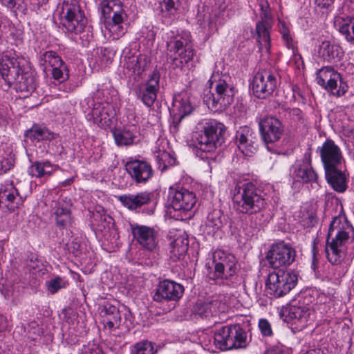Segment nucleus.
<instances>
[{"label": "nucleus", "mask_w": 354, "mask_h": 354, "mask_svg": "<svg viewBox=\"0 0 354 354\" xmlns=\"http://www.w3.org/2000/svg\"><path fill=\"white\" fill-rule=\"evenodd\" d=\"M352 227L342 216H335L330 222L326 247V257L332 264H339L344 259L346 244Z\"/></svg>", "instance_id": "f257e3e1"}, {"label": "nucleus", "mask_w": 354, "mask_h": 354, "mask_svg": "<svg viewBox=\"0 0 354 354\" xmlns=\"http://www.w3.org/2000/svg\"><path fill=\"white\" fill-rule=\"evenodd\" d=\"M24 58L12 53L3 55L0 58V75L9 86L14 85L21 92L35 89L34 78L24 73Z\"/></svg>", "instance_id": "f03ea898"}, {"label": "nucleus", "mask_w": 354, "mask_h": 354, "mask_svg": "<svg viewBox=\"0 0 354 354\" xmlns=\"http://www.w3.org/2000/svg\"><path fill=\"white\" fill-rule=\"evenodd\" d=\"M211 87L214 88L216 93L206 95L204 102L209 109L218 111L225 109L234 100V88L230 84V77L226 75L221 77L219 74H214L209 80Z\"/></svg>", "instance_id": "7ed1b4c3"}, {"label": "nucleus", "mask_w": 354, "mask_h": 354, "mask_svg": "<svg viewBox=\"0 0 354 354\" xmlns=\"http://www.w3.org/2000/svg\"><path fill=\"white\" fill-rule=\"evenodd\" d=\"M234 207L241 213L253 214L260 212L266 205L264 198L252 184L243 185L234 194Z\"/></svg>", "instance_id": "20e7f679"}, {"label": "nucleus", "mask_w": 354, "mask_h": 354, "mask_svg": "<svg viewBox=\"0 0 354 354\" xmlns=\"http://www.w3.org/2000/svg\"><path fill=\"white\" fill-rule=\"evenodd\" d=\"M225 131L223 123L209 120L204 125L203 132L193 138L194 145L201 151L212 152L223 142Z\"/></svg>", "instance_id": "39448f33"}, {"label": "nucleus", "mask_w": 354, "mask_h": 354, "mask_svg": "<svg viewBox=\"0 0 354 354\" xmlns=\"http://www.w3.org/2000/svg\"><path fill=\"white\" fill-rule=\"evenodd\" d=\"M297 283V275L294 272L278 270L270 272L266 280L268 292L276 297H283L295 288Z\"/></svg>", "instance_id": "423d86ee"}, {"label": "nucleus", "mask_w": 354, "mask_h": 354, "mask_svg": "<svg viewBox=\"0 0 354 354\" xmlns=\"http://www.w3.org/2000/svg\"><path fill=\"white\" fill-rule=\"evenodd\" d=\"M317 82L332 95L337 97L344 95L348 88L340 73L330 67H324L317 73Z\"/></svg>", "instance_id": "0eeeda50"}, {"label": "nucleus", "mask_w": 354, "mask_h": 354, "mask_svg": "<svg viewBox=\"0 0 354 354\" xmlns=\"http://www.w3.org/2000/svg\"><path fill=\"white\" fill-rule=\"evenodd\" d=\"M167 50L168 57L172 60V64L177 68H182L194 56L193 50L187 39L179 36L171 38L167 42Z\"/></svg>", "instance_id": "6e6552de"}, {"label": "nucleus", "mask_w": 354, "mask_h": 354, "mask_svg": "<svg viewBox=\"0 0 354 354\" xmlns=\"http://www.w3.org/2000/svg\"><path fill=\"white\" fill-rule=\"evenodd\" d=\"M295 257V248L290 244L281 241L271 246L266 254V259L272 268H279L291 265Z\"/></svg>", "instance_id": "1a4fd4ad"}, {"label": "nucleus", "mask_w": 354, "mask_h": 354, "mask_svg": "<svg viewBox=\"0 0 354 354\" xmlns=\"http://www.w3.org/2000/svg\"><path fill=\"white\" fill-rule=\"evenodd\" d=\"M277 85L276 74L270 70L263 69L258 71L254 76L251 88L257 97L265 99L274 92Z\"/></svg>", "instance_id": "9d476101"}, {"label": "nucleus", "mask_w": 354, "mask_h": 354, "mask_svg": "<svg viewBox=\"0 0 354 354\" xmlns=\"http://www.w3.org/2000/svg\"><path fill=\"white\" fill-rule=\"evenodd\" d=\"M62 13L65 19L64 25L71 32H80L86 23L84 15L75 0L64 1Z\"/></svg>", "instance_id": "9b49d317"}, {"label": "nucleus", "mask_w": 354, "mask_h": 354, "mask_svg": "<svg viewBox=\"0 0 354 354\" xmlns=\"http://www.w3.org/2000/svg\"><path fill=\"white\" fill-rule=\"evenodd\" d=\"M169 200L171 208L180 212L190 211L196 202L194 193L183 187H170Z\"/></svg>", "instance_id": "f8f14e48"}, {"label": "nucleus", "mask_w": 354, "mask_h": 354, "mask_svg": "<svg viewBox=\"0 0 354 354\" xmlns=\"http://www.w3.org/2000/svg\"><path fill=\"white\" fill-rule=\"evenodd\" d=\"M313 313L314 310L310 305L301 304L300 301L289 305L283 311L287 322L299 325L301 327L307 325Z\"/></svg>", "instance_id": "ddd939ff"}, {"label": "nucleus", "mask_w": 354, "mask_h": 354, "mask_svg": "<svg viewBox=\"0 0 354 354\" xmlns=\"http://www.w3.org/2000/svg\"><path fill=\"white\" fill-rule=\"evenodd\" d=\"M261 137L266 143L278 141L283 133V127L281 121L272 116H266L259 122Z\"/></svg>", "instance_id": "4468645a"}, {"label": "nucleus", "mask_w": 354, "mask_h": 354, "mask_svg": "<svg viewBox=\"0 0 354 354\" xmlns=\"http://www.w3.org/2000/svg\"><path fill=\"white\" fill-rule=\"evenodd\" d=\"M183 292L184 287L180 283L164 280L159 283L154 293L153 299L157 302L177 301L181 298Z\"/></svg>", "instance_id": "2eb2a0df"}, {"label": "nucleus", "mask_w": 354, "mask_h": 354, "mask_svg": "<svg viewBox=\"0 0 354 354\" xmlns=\"http://www.w3.org/2000/svg\"><path fill=\"white\" fill-rule=\"evenodd\" d=\"M319 152L325 170L342 166L344 158L341 150L333 140H327L324 142Z\"/></svg>", "instance_id": "dca6fc26"}, {"label": "nucleus", "mask_w": 354, "mask_h": 354, "mask_svg": "<svg viewBox=\"0 0 354 354\" xmlns=\"http://www.w3.org/2000/svg\"><path fill=\"white\" fill-rule=\"evenodd\" d=\"M214 274L216 278H225L233 276L236 272L235 257L226 254L221 250L214 253Z\"/></svg>", "instance_id": "f3484780"}, {"label": "nucleus", "mask_w": 354, "mask_h": 354, "mask_svg": "<svg viewBox=\"0 0 354 354\" xmlns=\"http://www.w3.org/2000/svg\"><path fill=\"white\" fill-rule=\"evenodd\" d=\"M132 234L143 248L151 251L156 248L158 243V232L153 227L136 225L132 226Z\"/></svg>", "instance_id": "a211bd4d"}, {"label": "nucleus", "mask_w": 354, "mask_h": 354, "mask_svg": "<svg viewBox=\"0 0 354 354\" xmlns=\"http://www.w3.org/2000/svg\"><path fill=\"white\" fill-rule=\"evenodd\" d=\"M160 73L154 71L148 80L140 85L139 96L142 102L147 106H151L157 98L160 88Z\"/></svg>", "instance_id": "6ab92c4d"}, {"label": "nucleus", "mask_w": 354, "mask_h": 354, "mask_svg": "<svg viewBox=\"0 0 354 354\" xmlns=\"http://www.w3.org/2000/svg\"><path fill=\"white\" fill-rule=\"evenodd\" d=\"M125 169L137 183H146L153 176L151 166L144 160L130 159L126 162Z\"/></svg>", "instance_id": "aec40b11"}, {"label": "nucleus", "mask_w": 354, "mask_h": 354, "mask_svg": "<svg viewBox=\"0 0 354 354\" xmlns=\"http://www.w3.org/2000/svg\"><path fill=\"white\" fill-rule=\"evenodd\" d=\"M93 102H95V99L92 100ZM91 112V120L93 122L101 127H109L111 123V118L113 115L112 106L108 102H97L93 103Z\"/></svg>", "instance_id": "412c9836"}, {"label": "nucleus", "mask_w": 354, "mask_h": 354, "mask_svg": "<svg viewBox=\"0 0 354 354\" xmlns=\"http://www.w3.org/2000/svg\"><path fill=\"white\" fill-rule=\"evenodd\" d=\"M254 139V132L247 126L241 127L236 131L237 147L245 156H250L257 150Z\"/></svg>", "instance_id": "4be33fe9"}, {"label": "nucleus", "mask_w": 354, "mask_h": 354, "mask_svg": "<svg viewBox=\"0 0 354 354\" xmlns=\"http://www.w3.org/2000/svg\"><path fill=\"white\" fill-rule=\"evenodd\" d=\"M71 201L68 198H60L58 201H53L50 207L55 216L57 225L65 227L71 223V216L70 207Z\"/></svg>", "instance_id": "5701e85b"}, {"label": "nucleus", "mask_w": 354, "mask_h": 354, "mask_svg": "<svg viewBox=\"0 0 354 354\" xmlns=\"http://www.w3.org/2000/svg\"><path fill=\"white\" fill-rule=\"evenodd\" d=\"M102 12L104 21H124L127 18L120 0H104L102 3Z\"/></svg>", "instance_id": "b1692460"}, {"label": "nucleus", "mask_w": 354, "mask_h": 354, "mask_svg": "<svg viewBox=\"0 0 354 354\" xmlns=\"http://www.w3.org/2000/svg\"><path fill=\"white\" fill-rule=\"evenodd\" d=\"M226 310L225 304L218 299L204 303H196L194 307V312L204 318L216 317L221 313H225Z\"/></svg>", "instance_id": "393cba45"}, {"label": "nucleus", "mask_w": 354, "mask_h": 354, "mask_svg": "<svg viewBox=\"0 0 354 354\" xmlns=\"http://www.w3.org/2000/svg\"><path fill=\"white\" fill-rule=\"evenodd\" d=\"M115 142L118 146H129L139 142V133L136 127L132 125L112 131Z\"/></svg>", "instance_id": "a878e982"}, {"label": "nucleus", "mask_w": 354, "mask_h": 354, "mask_svg": "<svg viewBox=\"0 0 354 354\" xmlns=\"http://www.w3.org/2000/svg\"><path fill=\"white\" fill-rule=\"evenodd\" d=\"M192 103L191 95L187 91H182L175 95L173 100V108L179 120L192 113L194 109Z\"/></svg>", "instance_id": "bb28decb"}, {"label": "nucleus", "mask_w": 354, "mask_h": 354, "mask_svg": "<svg viewBox=\"0 0 354 354\" xmlns=\"http://www.w3.org/2000/svg\"><path fill=\"white\" fill-rule=\"evenodd\" d=\"M120 203L127 208L135 210L144 205L148 204L151 201L149 192H142L137 194H124L118 198Z\"/></svg>", "instance_id": "cd10ccee"}, {"label": "nucleus", "mask_w": 354, "mask_h": 354, "mask_svg": "<svg viewBox=\"0 0 354 354\" xmlns=\"http://www.w3.org/2000/svg\"><path fill=\"white\" fill-rule=\"evenodd\" d=\"M147 59L145 56L139 55H126L124 57V67L132 75L139 76L145 71Z\"/></svg>", "instance_id": "c85d7f7f"}, {"label": "nucleus", "mask_w": 354, "mask_h": 354, "mask_svg": "<svg viewBox=\"0 0 354 354\" xmlns=\"http://www.w3.org/2000/svg\"><path fill=\"white\" fill-rule=\"evenodd\" d=\"M341 167H336L325 170L328 183L334 190L338 192H344L346 189V178Z\"/></svg>", "instance_id": "c756f323"}, {"label": "nucleus", "mask_w": 354, "mask_h": 354, "mask_svg": "<svg viewBox=\"0 0 354 354\" xmlns=\"http://www.w3.org/2000/svg\"><path fill=\"white\" fill-rule=\"evenodd\" d=\"M104 324L106 328L112 330L120 326L121 316L118 308L111 304H106L104 308Z\"/></svg>", "instance_id": "7c9ffc66"}, {"label": "nucleus", "mask_w": 354, "mask_h": 354, "mask_svg": "<svg viewBox=\"0 0 354 354\" xmlns=\"http://www.w3.org/2000/svg\"><path fill=\"white\" fill-rule=\"evenodd\" d=\"M214 342L216 347L221 351L233 349L234 344L230 337V326H223L216 330Z\"/></svg>", "instance_id": "2f4dec72"}, {"label": "nucleus", "mask_w": 354, "mask_h": 354, "mask_svg": "<svg viewBox=\"0 0 354 354\" xmlns=\"http://www.w3.org/2000/svg\"><path fill=\"white\" fill-rule=\"evenodd\" d=\"M270 25L268 22L259 21L257 24L256 30L258 37L259 50L268 52L270 48Z\"/></svg>", "instance_id": "473e14b6"}, {"label": "nucleus", "mask_w": 354, "mask_h": 354, "mask_svg": "<svg viewBox=\"0 0 354 354\" xmlns=\"http://www.w3.org/2000/svg\"><path fill=\"white\" fill-rule=\"evenodd\" d=\"M319 53L328 61H336L341 59L344 53L342 48L336 44H332L329 41H324L319 47Z\"/></svg>", "instance_id": "72a5a7b5"}, {"label": "nucleus", "mask_w": 354, "mask_h": 354, "mask_svg": "<svg viewBox=\"0 0 354 354\" xmlns=\"http://www.w3.org/2000/svg\"><path fill=\"white\" fill-rule=\"evenodd\" d=\"M104 35L109 39L115 40L122 37L127 28L124 21H104Z\"/></svg>", "instance_id": "f704fd0d"}, {"label": "nucleus", "mask_w": 354, "mask_h": 354, "mask_svg": "<svg viewBox=\"0 0 354 354\" xmlns=\"http://www.w3.org/2000/svg\"><path fill=\"white\" fill-rule=\"evenodd\" d=\"M171 248L170 252L174 257L178 259L183 257L188 250L187 236L184 233H180L171 243Z\"/></svg>", "instance_id": "c9c22d12"}, {"label": "nucleus", "mask_w": 354, "mask_h": 354, "mask_svg": "<svg viewBox=\"0 0 354 354\" xmlns=\"http://www.w3.org/2000/svg\"><path fill=\"white\" fill-rule=\"evenodd\" d=\"M230 337L234 344L233 348H245L247 344V335L244 330L238 324L230 326Z\"/></svg>", "instance_id": "e433bc0d"}, {"label": "nucleus", "mask_w": 354, "mask_h": 354, "mask_svg": "<svg viewBox=\"0 0 354 354\" xmlns=\"http://www.w3.org/2000/svg\"><path fill=\"white\" fill-rule=\"evenodd\" d=\"M26 136L32 141L51 140L54 138V134L49 129L37 125L33 126L28 131Z\"/></svg>", "instance_id": "4c0bfd02"}, {"label": "nucleus", "mask_w": 354, "mask_h": 354, "mask_svg": "<svg viewBox=\"0 0 354 354\" xmlns=\"http://www.w3.org/2000/svg\"><path fill=\"white\" fill-rule=\"evenodd\" d=\"M18 192L12 185L0 193V202L4 203L7 207L14 210L17 207L18 203H15Z\"/></svg>", "instance_id": "58836bf2"}, {"label": "nucleus", "mask_w": 354, "mask_h": 354, "mask_svg": "<svg viewBox=\"0 0 354 354\" xmlns=\"http://www.w3.org/2000/svg\"><path fill=\"white\" fill-rule=\"evenodd\" d=\"M223 227L221 214L219 211H214L208 214L205 227L208 234H214Z\"/></svg>", "instance_id": "ea45409f"}, {"label": "nucleus", "mask_w": 354, "mask_h": 354, "mask_svg": "<svg viewBox=\"0 0 354 354\" xmlns=\"http://www.w3.org/2000/svg\"><path fill=\"white\" fill-rule=\"evenodd\" d=\"M339 32L345 36L347 41L354 44V18L344 20L339 28Z\"/></svg>", "instance_id": "a19ab883"}, {"label": "nucleus", "mask_w": 354, "mask_h": 354, "mask_svg": "<svg viewBox=\"0 0 354 354\" xmlns=\"http://www.w3.org/2000/svg\"><path fill=\"white\" fill-rule=\"evenodd\" d=\"M295 176L303 182L316 181L317 175L311 167L299 168L295 171Z\"/></svg>", "instance_id": "79ce46f5"}, {"label": "nucleus", "mask_w": 354, "mask_h": 354, "mask_svg": "<svg viewBox=\"0 0 354 354\" xmlns=\"http://www.w3.org/2000/svg\"><path fill=\"white\" fill-rule=\"evenodd\" d=\"M161 10L166 16L174 15L180 6V0H164L160 3Z\"/></svg>", "instance_id": "37998d69"}, {"label": "nucleus", "mask_w": 354, "mask_h": 354, "mask_svg": "<svg viewBox=\"0 0 354 354\" xmlns=\"http://www.w3.org/2000/svg\"><path fill=\"white\" fill-rule=\"evenodd\" d=\"M156 350L151 342L145 341L137 343L131 354H155Z\"/></svg>", "instance_id": "c03bdc74"}, {"label": "nucleus", "mask_w": 354, "mask_h": 354, "mask_svg": "<svg viewBox=\"0 0 354 354\" xmlns=\"http://www.w3.org/2000/svg\"><path fill=\"white\" fill-rule=\"evenodd\" d=\"M42 59L46 65L50 66L52 68L60 66V65L64 63L57 54L53 51L45 52L42 55Z\"/></svg>", "instance_id": "a18cd8bd"}, {"label": "nucleus", "mask_w": 354, "mask_h": 354, "mask_svg": "<svg viewBox=\"0 0 354 354\" xmlns=\"http://www.w3.org/2000/svg\"><path fill=\"white\" fill-rule=\"evenodd\" d=\"M52 75L59 82L66 81L69 78V71L66 64L63 63L60 66L52 68Z\"/></svg>", "instance_id": "49530a36"}, {"label": "nucleus", "mask_w": 354, "mask_h": 354, "mask_svg": "<svg viewBox=\"0 0 354 354\" xmlns=\"http://www.w3.org/2000/svg\"><path fill=\"white\" fill-rule=\"evenodd\" d=\"M66 286V281L59 277H57L46 282L47 290L50 294L56 293L59 290L65 288Z\"/></svg>", "instance_id": "de8ad7c7"}, {"label": "nucleus", "mask_w": 354, "mask_h": 354, "mask_svg": "<svg viewBox=\"0 0 354 354\" xmlns=\"http://www.w3.org/2000/svg\"><path fill=\"white\" fill-rule=\"evenodd\" d=\"M157 160L160 165H162L163 169L172 166L176 162V159L170 153L165 151L160 152L157 155Z\"/></svg>", "instance_id": "09e8293b"}, {"label": "nucleus", "mask_w": 354, "mask_h": 354, "mask_svg": "<svg viewBox=\"0 0 354 354\" xmlns=\"http://www.w3.org/2000/svg\"><path fill=\"white\" fill-rule=\"evenodd\" d=\"M280 32L282 35L283 40L286 42L287 48L288 49H291L292 55H295L297 48L292 42V39L289 34V30L284 23L282 24L281 27L280 28Z\"/></svg>", "instance_id": "8fccbe9b"}, {"label": "nucleus", "mask_w": 354, "mask_h": 354, "mask_svg": "<svg viewBox=\"0 0 354 354\" xmlns=\"http://www.w3.org/2000/svg\"><path fill=\"white\" fill-rule=\"evenodd\" d=\"M29 174L32 176L41 178L45 176V171L43 167L42 162H36L32 165L28 169Z\"/></svg>", "instance_id": "3c124183"}, {"label": "nucleus", "mask_w": 354, "mask_h": 354, "mask_svg": "<svg viewBox=\"0 0 354 354\" xmlns=\"http://www.w3.org/2000/svg\"><path fill=\"white\" fill-rule=\"evenodd\" d=\"M259 327L264 336H270L272 334L270 324L268 320L262 319L259 322Z\"/></svg>", "instance_id": "603ef678"}, {"label": "nucleus", "mask_w": 354, "mask_h": 354, "mask_svg": "<svg viewBox=\"0 0 354 354\" xmlns=\"http://www.w3.org/2000/svg\"><path fill=\"white\" fill-rule=\"evenodd\" d=\"M42 164L45 171V176H50L57 169L56 166L53 165L48 161L42 162Z\"/></svg>", "instance_id": "864d4df0"}, {"label": "nucleus", "mask_w": 354, "mask_h": 354, "mask_svg": "<svg viewBox=\"0 0 354 354\" xmlns=\"http://www.w3.org/2000/svg\"><path fill=\"white\" fill-rule=\"evenodd\" d=\"M333 2L334 0H315V4L321 8H328Z\"/></svg>", "instance_id": "5fc2aeb1"}, {"label": "nucleus", "mask_w": 354, "mask_h": 354, "mask_svg": "<svg viewBox=\"0 0 354 354\" xmlns=\"http://www.w3.org/2000/svg\"><path fill=\"white\" fill-rule=\"evenodd\" d=\"M0 1L8 8L14 9L19 0H0Z\"/></svg>", "instance_id": "6e6d98bb"}, {"label": "nucleus", "mask_w": 354, "mask_h": 354, "mask_svg": "<svg viewBox=\"0 0 354 354\" xmlns=\"http://www.w3.org/2000/svg\"><path fill=\"white\" fill-rule=\"evenodd\" d=\"M73 182V178H68V179L64 180L63 182L60 183V185L62 187H66V186H68V185H70L71 184H72Z\"/></svg>", "instance_id": "4d7b16f0"}, {"label": "nucleus", "mask_w": 354, "mask_h": 354, "mask_svg": "<svg viewBox=\"0 0 354 354\" xmlns=\"http://www.w3.org/2000/svg\"><path fill=\"white\" fill-rule=\"evenodd\" d=\"M0 319H1L2 322V324L0 326V330H1L6 328L7 324L6 319L5 317H1Z\"/></svg>", "instance_id": "13d9d810"}, {"label": "nucleus", "mask_w": 354, "mask_h": 354, "mask_svg": "<svg viewBox=\"0 0 354 354\" xmlns=\"http://www.w3.org/2000/svg\"><path fill=\"white\" fill-rule=\"evenodd\" d=\"M4 122V118L3 114L0 113V126L2 124V123Z\"/></svg>", "instance_id": "bf43d9fd"}, {"label": "nucleus", "mask_w": 354, "mask_h": 354, "mask_svg": "<svg viewBox=\"0 0 354 354\" xmlns=\"http://www.w3.org/2000/svg\"><path fill=\"white\" fill-rule=\"evenodd\" d=\"M100 94H101V92L100 91H97V99L100 97Z\"/></svg>", "instance_id": "052dcab7"}]
</instances>
